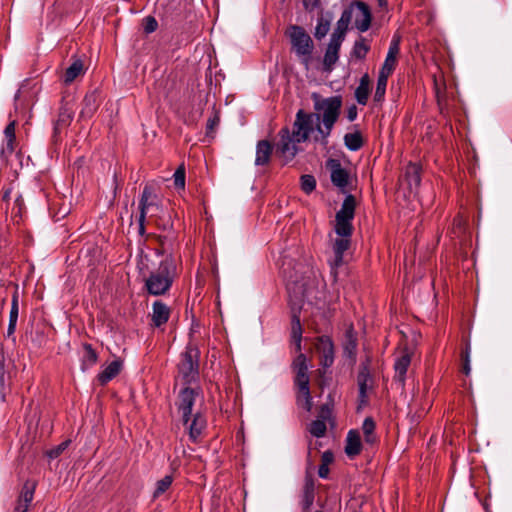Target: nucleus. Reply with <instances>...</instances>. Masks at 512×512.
<instances>
[{
	"mask_svg": "<svg viewBox=\"0 0 512 512\" xmlns=\"http://www.w3.org/2000/svg\"><path fill=\"white\" fill-rule=\"evenodd\" d=\"M314 110L317 113H308L303 109L298 110L295 121L290 130L287 126L278 132L279 140L275 145L276 154L283 159V164L292 161L299 152L298 144L309 139L314 131V118L321 123L316 124V130L322 136L323 143H327L334 125L339 119L343 104L340 95L322 98L318 93L312 94Z\"/></svg>",
	"mask_w": 512,
	"mask_h": 512,
	"instance_id": "obj_1",
	"label": "nucleus"
},
{
	"mask_svg": "<svg viewBox=\"0 0 512 512\" xmlns=\"http://www.w3.org/2000/svg\"><path fill=\"white\" fill-rule=\"evenodd\" d=\"M176 278L177 265L175 258L170 254L145 278L144 287L149 295L163 296L170 291Z\"/></svg>",
	"mask_w": 512,
	"mask_h": 512,
	"instance_id": "obj_2",
	"label": "nucleus"
},
{
	"mask_svg": "<svg viewBox=\"0 0 512 512\" xmlns=\"http://www.w3.org/2000/svg\"><path fill=\"white\" fill-rule=\"evenodd\" d=\"M286 36L289 37L292 51L300 59V62L307 68L312 59L314 43L305 29L298 25H290L286 30Z\"/></svg>",
	"mask_w": 512,
	"mask_h": 512,
	"instance_id": "obj_3",
	"label": "nucleus"
},
{
	"mask_svg": "<svg viewBox=\"0 0 512 512\" xmlns=\"http://www.w3.org/2000/svg\"><path fill=\"white\" fill-rule=\"evenodd\" d=\"M200 351L196 345L189 343L180 356L177 365L178 374L184 385L197 383L199 380Z\"/></svg>",
	"mask_w": 512,
	"mask_h": 512,
	"instance_id": "obj_4",
	"label": "nucleus"
},
{
	"mask_svg": "<svg viewBox=\"0 0 512 512\" xmlns=\"http://www.w3.org/2000/svg\"><path fill=\"white\" fill-rule=\"evenodd\" d=\"M355 208V197L352 194H348L335 216L336 224L334 230L338 236H352V220L354 219Z\"/></svg>",
	"mask_w": 512,
	"mask_h": 512,
	"instance_id": "obj_5",
	"label": "nucleus"
},
{
	"mask_svg": "<svg viewBox=\"0 0 512 512\" xmlns=\"http://www.w3.org/2000/svg\"><path fill=\"white\" fill-rule=\"evenodd\" d=\"M348 13L349 25L354 22V26L360 32H366L372 21V14L369 6L362 1H354L345 8L341 15Z\"/></svg>",
	"mask_w": 512,
	"mask_h": 512,
	"instance_id": "obj_6",
	"label": "nucleus"
},
{
	"mask_svg": "<svg viewBox=\"0 0 512 512\" xmlns=\"http://www.w3.org/2000/svg\"><path fill=\"white\" fill-rule=\"evenodd\" d=\"M201 388L199 386L191 387V385H185L178 395L177 408L181 413V420L183 425H188L190 417L192 416L193 407L195 405L196 398L200 395Z\"/></svg>",
	"mask_w": 512,
	"mask_h": 512,
	"instance_id": "obj_7",
	"label": "nucleus"
},
{
	"mask_svg": "<svg viewBox=\"0 0 512 512\" xmlns=\"http://www.w3.org/2000/svg\"><path fill=\"white\" fill-rule=\"evenodd\" d=\"M371 361V357L366 356L359 367L357 375V384L359 388V408L366 406L368 404V390L372 388V385H369V383L372 384L373 382L372 375L370 372Z\"/></svg>",
	"mask_w": 512,
	"mask_h": 512,
	"instance_id": "obj_8",
	"label": "nucleus"
},
{
	"mask_svg": "<svg viewBox=\"0 0 512 512\" xmlns=\"http://www.w3.org/2000/svg\"><path fill=\"white\" fill-rule=\"evenodd\" d=\"M294 387L296 389V403L305 411L312 410V396L310 392V377L309 374H296L294 377Z\"/></svg>",
	"mask_w": 512,
	"mask_h": 512,
	"instance_id": "obj_9",
	"label": "nucleus"
},
{
	"mask_svg": "<svg viewBox=\"0 0 512 512\" xmlns=\"http://www.w3.org/2000/svg\"><path fill=\"white\" fill-rule=\"evenodd\" d=\"M351 236H338L332 241L333 257L328 260L331 274L334 279L337 278L338 268L344 264V253L350 248Z\"/></svg>",
	"mask_w": 512,
	"mask_h": 512,
	"instance_id": "obj_10",
	"label": "nucleus"
},
{
	"mask_svg": "<svg viewBox=\"0 0 512 512\" xmlns=\"http://www.w3.org/2000/svg\"><path fill=\"white\" fill-rule=\"evenodd\" d=\"M75 102L73 99L63 97L58 109L57 119L54 122V137L70 126L74 117Z\"/></svg>",
	"mask_w": 512,
	"mask_h": 512,
	"instance_id": "obj_11",
	"label": "nucleus"
},
{
	"mask_svg": "<svg viewBox=\"0 0 512 512\" xmlns=\"http://www.w3.org/2000/svg\"><path fill=\"white\" fill-rule=\"evenodd\" d=\"M327 168L330 170L332 184L338 187L342 192H345L350 181L349 172L342 167L340 161L337 159H329L327 161Z\"/></svg>",
	"mask_w": 512,
	"mask_h": 512,
	"instance_id": "obj_12",
	"label": "nucleus"
},
{
	"mask_svg": "<svg viewBox=\"0 0 512 512\" xmlns=\"http://www.w3.org/2000/svg\"><path fill=\"white\" fill-rule=\"evenodd\" d=\"M160 209L159 198L151 185H145L139 200V214L147 216L150 211L157 212Z\"/></svg>",
	"mask_w": 512,
	"mask_h": 512,
	"instance_id": "obj_13",
	"label": "nucleus"
},
{
	"mask_svg": "<svg viewBox=\"0 0 512 512\" xmlns=\"http://www.w3.org/2000/svg\"><path fill=\"white\" fill-rule=\"evenodd\" d=\"M316 350L320 354V365L329 368L334 363V344L329 336L317 338Z\"/></svg>",
	"mask_w": 512,
	"mask_h": 512,
	"instance_id": "obj_14",
	"label": "nucleus"
},
{
	"mask_svg": "<svg viewBox=\"0 0 512 512\" xmlns=\"http://www.w3.org/2000/svg\"><path fill=\"white\" fill-rule=\"evenodd\" d=\"M349 28V15L348 13L341 15L340 19L336 23V28L331 34L330 41L327 46L332 50L340 51L341 45L345 40L346 33Z\"/></svg>",
	"mask_w": 512,
	"mask_h": 512,
	"instance_id": "obj_15",
	"label": "nucleus"
},
{
	"mask_svg": "<svg viewBox=\"0 0 512 512\" xmlns=\"http://www.w3.org/2000/svg\"><path fill=\"white\" fill-rule=\"evenodd\" d=\"M188 431L189 439L197 443L207 427L205 416L201 412H196L190 417L188 425H184Z\"/></svg>",
	"mask_w": 512,
	"mask_h": 512,
	"instance_id": "obj_16",
	"label": "nucleus"
},
{
	"mask_svg": "<svg viewBox=\"0 0 512 512\" xmlns=\"http://www.w3.org/2000/svg\"><path fill=\"white\" fill-rule=\"evenodd\" d=\"M171 315V309L161 300H156L152 304V313L150 314L151 326L160 328L165 325Z\"/></svg>",
	"mask_w": 512,
	"mask_h": 512,
	"instance_id": "obj_17",
	"label": "nucleus"
},
{
	"mask_svg": "<svg viewBox=\"0 0 512 512\" xmlns=\"http://www.w3.org/2000/svg\"><path fill=\"white\" fill-rule=\"evenodd\" d=\"M300 313H301V307H295L293 306L291 308V342L295 345L296 351H301V342H302V324L300 321Z\"/></svg>",
	"mask_w": 512,
	"mask_h": 512,
	"instance_id": "obj_18",
	"label": "nucleus"
},
{
	"mask_svg": "<svg viewBox=\"0 0 512 512\" xmlns=\"http://www.w3.org/2000/svg\"><path fill=\"white\" fill-rule=\"evenodd\" d=\"M411 364V356L404 353L397 357L394 362L395 375L393 381L401 388H405L406 374Z\"/></svg>",
	"mask_w": 512,
	"mask_h": 512,
	"instance_id": "obj_19",
	"label": "nucleus"
},
{
	"mask_svg": "<svg viewBox=\"0 0 512 512\" xmlns=\"http://www.w3.org/2000/svg\"><path fill=\"white\" fill-rule=\"evenodd\" d=\"M315 499V481L311 475H306L301 493L300 505L303 511L310 510Z\"/></svg>",
	"mask_w": 512,
	"mask_h": 512,
	"instance_id": "obj_20",
	"label": "nucleus"
},
{
	"mask_svg": "<svg viewBox=\"0 0 512 512\" xmlns=\"http://www.w3.org/2000/svg\"><path fill=\"white\" fill-rule=\"evenodd\" d=\"M122 367L123 361L115 359L97 375V381L101 386H105L121 372Z\"/></svg>",
	"mask_w": 512,
	"mask_h": 512,
	"instance_id": "obj_21",
	"label": "nucleus"
},
{
	"mask_svg": "<svg viewBox=\"0 0 512 512\" xmlns=\"http://www.w3.org/2000/svg\"><path fill=\"white\" fill-rule=\"evenodd\" d=\"M273 153V145L268 140H260L256 145V166H265L269 164Z\"/></svg>",
	"mask_w": 512,
	"mask_h": 512,
	"instance_id": "obj_22",
	"label": "nucleus"
},
{
	"mask_svg": "<svg viewBox=\"0 0 512 512\" xmlns=\"http://www.w3.org/2000/svg\"><path fill=\"white\" fill-rule=\"evenodd\" d=\"M357 336L354 331L353 326H350L345 333V342L343 345V354L345 357L349 358L352 362L356 360L357 353Z\"/></svg>",
	"mask_w": 512,
	"mask_h": 512,
	"instance_id": "obj_23",
	"label": "nucleus"
},
{
	"mask_svg": "<svg viewBox=\"0 0 512 512\" xmlns=\"http://www.w3.org/2000/svg\"><path fill=\"white\" fill-rule=\"evenodd\" d=\"M362 450L361 437L357 430H350L346 437L345 453L349 458L359 455Z\"/></svg>",
	"mask_w": 512,
	"mask_h": 512,
	"instance_id": "obj_24",
	"label": "nucleus"
},
{
	"mask_svg": "<svg viewBox=\"0 0 512 512\" xmlns=\"http://www.w3.org/2000/svg\"><path fill=\"white\" fill-rule=\"evenodd\" d=\"M99 106L98 93L96 90L89 92L85 95L82 102V109L80 111V117L91 118L96 112Z\"/></svg>",
	"mask_w": 512,
	"mask_h": 512,
	"instance_id": "obj_25",
	"label": "nucleus"
},
{
	"mask_svg": "<svg viewBox=\"0 0 512 512\" xmlns=\"http://www.w3.org/2000/svg\"><path fill=\"white\" fill-rule=\"evenodd\" d=\"M422 167L418 163H409L405 168V179L412 189L417 188L421 183Z\"/></svg>",
	"mask_w": 512,
	"mask_h": 512,
	"instance_id": "obj_26",
	"label": "nucleus"
},
{
	"mask_svg": "<svg viewBox=\"0 0 512 512\" xmlns=\"http://www.w3.org/2000/svg\"><path fill=\"white\" fill-rule=\"evenodd\" d=\"M370 94V79L368 74H364L355 89V99L360 105H366Z\"/></svg>",
	"mask_w": 512,
	"mask_h": 512,
	"instance_id": "obj_27",
	"label": "nucleus"
},
{
	"mask_svg": "<svg viewBox=\"0 0 512 512\" xmlns=\"http://www.w3.org/2000/svg\"><path fill=\"white\" fill-rule=\"evenodd\" d=\"M35 484L26 482L21 490L17 505L15 508H25L27 512L34 498Z\"/></svg>",
	"mask_w": 512,
	"mask_h": 512,
	"instance_id": "obj_28",
	"label": "nucleus"
},
{
	"mask_svg": "<svg viewBox=\"0 0 512 512\" xmlns=\"http://www.w3.org/2000/svg\"><path fill=\"white\" fill-rule=\"evenodd\" d=\"M332 21V15L327 13V15L321 14L317 19V25L315 27L314 36L316 39L321 40L324 38L330 30V25Z\"/></svg>",
	"mask_w": 512,
	"mask_h": 512,
	"instance_id": "obj_29",
	"label": "nucleus"
},
{
	"mask_svg": "<svg viewBox=\"0 0 512 512\" xmlns=\"http://www.w3.org/2000/svg\"><path fill=\"white\" fill-rule=\"evenodd\" d=\"M83 349L85 351L84 356L82 358L81 369L85 371L93 367L98 361V354L95 349L89 343L83 344Z\"/></svg>",
	"mask_w": 512,
	"mask_h": 512,
	"instance_id": "obj_30",
	"label": "nucleus"
},
{
	"mask_svg": "<svg viewBox=\"0 0 512 512\" xmlns=\"http://www.w3.org/2000/svg\"><path fill=\"white\" fill-rule=\"evenodd\" d=\"M344 144L350 151H358L364 145L362 134L359 130L352 133H347L344 136Z\"/></svg>",
	"mask_w": 512,
	"mask_h": 512,
	"instance_id": "obj_31",
	"label": "nucleus"
},
{
	"mask_svg": "<svg viewBox=\"0 0 512 512\" xmlns=\"http://www.w3.org/2000/svg\"><path fill=\"white\" fill-rule=\"evenodd\" d=\"M375 421L372 417H367L364 419L362 424V430L364 434V440L368 444H374L377 441V436L375 434Z\"/></svg>",
	"mask_w": 512,
	"mask_h": 512,
	"instance_id": "obj_32",
	"label": "nucleus"
},
{
	"mask_svg": "<svg viewBox=\"0 0 512 512\" xmlns=\"http://www.w3.org/2000/svg\"><path fill=\"white\" fill-rule=\"evenodd\" d=\"M83 71V63L81 60L74 61L64 73L63 81L66 85L71 84Z\"/></svg>",
	"mask_w": 512,
	"mask_h": 512,
	"instance_id": "obj_33",
	"label": "nucleus"
},
{
	"mask_svg": "<svg viewBox=\"0 0 512 512\" xmlns=\"http://www.w3.org/2000/svg\"><path fill=\"white\" fill-rule=\"evenodd\" d=\"M369 50V43L367 42L366 38L361 36L358 40L355 41L351 51V56L356 59L362 60L366 57Z\"/></svg>",
	"mask_w": 512,
	"mask_h": 512,
	"instance_id": "obj_34",
	"label": "nucleus"
},
{
	"mask_svg": "<svg viewBox=\"0 0 512 512\" xmlns=\"http://www.w3.org/2000/svg\"><path fill=\"white\" fill-rule=\"evenodd\" d=\"M173 481V475H165L163 478L158 480L155 484V489L152 494L153 499H157L165 494L172 486Z\"/></svg>",
	"mask_w": 512,
	"mask_h": 512,
	"instance_id": "obj_35",
	"label": "nucleus"
},
{
	"mask_svg": "<svg viewBox=\"0 0 512 512\" xmlns=\"http://www.w3.org/2000/svg\"><path fill=\"white\" fill-rule=\"evenodd\" d=\"M388 78L389 77L384 76L383 73L378 74L377 85L373 97L375 103H382L384 101Z\"/></svg>",
	"mask_w": 512,
	"mask_h": 512,
	"instance_id": "obj_36",
	"label": "nucleus"
},
{
	"mask_svg": "<svg viewBox=\"0 0 512 512\" xmlns=\"http://www.w3.org/2000/svg\"><path fill=\"white\" fill-rule=\"evenodd\" d=\"M291 368L296 374H306L308 373V365H307V357L303 353H299V355L293 360L291 364Z\"/></svg>",
	"mask_w": 512,
	"mask_h": 512,
	"instance_id": "obj_37",
	"label": "nucleus"
},
{
	"mask_svg": "<svg viewBox=\"0 0 512 512\" xmlns=\"http://www.w3.org/2000/svg\"><path fill=\"white\" fill-rule=\"evenodd\" d=\"M339 59V52L336 50H332L329 46H327L324 58H323V64L325 66V69L330 71L332 70L333 66Z\"/></svg>",
	"mask_w": 512,
	"mask_h": 512,
	"instance_id": "obj_38",
	"label": "nucleus"
},
{
	"mask_svg": "<svg viewBox=\"0 0 512 512\" xmlns=\"http://www.w3.org/2000/svg\"><path fill=\"white\" fill-rule=\"evenodd\" d=\"M327 430L326 423L323 420H313L309 425V432L316 438H321L325 435Z\"/></svg>",
	"mask_w": 512,
	"mask_h": 512,
	"instance_id": "obj_39",
	"label": "nucleus"
},
{
	"mask_svg": "<svg viewBox=\"0 0 512 512\" xmlns=\"http://www.w3.org/2000/svg\"><path fill=\"white\" fill-rule=\"evenodd\" d=\"M300 185L304 193L310 194L316 188V179L313 175H302L300 178Z\"/></svg>",
	"mask_w": 512,
	"mask_h": 512,
	"instance_id": "obj_40",
	"label": "nucleus"
},
{
	"mask_svg": "<svg viewBox=\"0 0 512 512\" xmlns=\"http://www.w3.org/2000/svg\"><path fill=\"white\" fill-rule=\"evenodd\" d=\"M174 186L178 190L185 189V166L181 164L177 167L173 174Z\"/></svg>",
	"mask_w": 512,
	"mask_h": 512,
	"instance_id": "obj_41",
	"label": "nucleus"
},
{
	"mask_svg": "<svg viewBox=\"0 0 512 512\" xmlns=\"http://www.w3.org/2000/svg\"><path fill=\"white\" fill-rule=\"evenodd\" d=\"M470 353L471 347L470 343H466L465 348L461 352V361H462V372L468 376L471 371L470 367Z\"/></svg>",
	"mask_w": 512,
	"mask_h": 512,
	"instance_id": "obj_42",
	"label": "nucleus"
},
{
	"mask_svg": "<svg viewBox=\"0 0 512 512\" xmlns=\"http://www.w3.org/2000/svg\"><path fill=\"white\" fill-rule=\"evenodd\" d=\"M70 445V440H65L61 442L59 445L47 450L45 455L50 459L58 458Z\"/></svg>",
	"mask_w": 512,
	"mask_h": 512,
	"instance_id": "obj_43",
	"label": "nucleus"
},
{
	"mask_svg": "<svg viewBox=\"0 0 512 512\" xmlns=\"http://www.w3.org/2000/svg\"><path fill=\"white\" fill-rule=\"evenodd\" d=\"M18 314H19V294H18V289L16 288L12 295L9 320L17 322Z\"/></svg>",
	"mask_w": 512,
	"mask_h": 512,
	"instance_id": "obj_44",
	"label": "nucleus"
},
{
	"mask_svg": "<svg viewBox=\"0 0 512 512\" xmlns=\"http://www.w3.org/2000/svg\"><path fill=\"white\" fill-rule=\"evenodd\" d=\"M396 64H397L396 58H392L391 56H386L385 61L382 65L379 73H383L384 76L389 77L395 70Z\"/></svg>",
	"mask_w": 512,
	"mask_h": 512,
	"instance_id": "obj_45",
	"label": "nucleus"
},
{
	"mask_svg": "<svg viewBox=\"0 0 512 512\" xmlns=\"http://www.w3.org/2000/svg\"><path fill=\"white\" fill-rule=\"evenodd\" d=\"M333 411V402H326L320 406L318 418L319 420H323L326 422L327 420H330L332 416Z\"/></svg>",
	"mask_w": 512,
	"mask_h": 512,
	"instance_id": "obj_46",
	"label": "nucleus"
},
{
	"mask_svg": "<svg viewBox=\"0 0 512 512\" xmlns=\"http://www.w3.org/2000/svg\"><path fill=\"white\" fill-rule=\"evenodd\" d=\"M158 28L157 20L153 16H147L143 19V29L145 33L150 34Z\"/></svg>",
	"mask_w": 512,
	"mask_h": 512,
	"instance_id": "obj_47",
	"label": "nucleus"
},
{
	"mask_svg": "<svg viewBox=\"0 0 512 512\" xmlns=\"http://www.w3.org/2000/svg\"><path fill=\"white\" fill-rule=\"evenodd\" d=\"M15 143L16 137L5 139V144L2 147V153L12 154L15 151Z\"/></svg>",
	"mask_w": 512,
	"mask_h": 512,
	"instance_id": "obj_48",
	"label": "nucleus"
},
{
	"mask_svg": "<svg viewBox=\"0 0 512 512\" xmlns=\"http://www.w3.org/2000/svg\"><path fill=\"white\" fill-rule=\"evenodd\" d=\"M219 116L215 114L213 117H210L206 124V133L209 134L214 130V128L219 124Z\"/></svg>",
	"mask_w": 512,
	"mask_h": 512,
	"instance_id": "obj_49",
	"label": "nucleus"
},
{
	"mask_svg": "<svg viewBox=\"0 0 512 512\" xmlns=\"http://www.w3.org/2000/svg\"><path fill=\"white\" fill-rule=\"evenodd\" d=\"M399 53V43L397 40H392L389 46V50L386 56H391L392 58L397 59V55Z\"/></svg>",
	"mask_w": 512,
	"mask_h": 512,
	"instance_id": "obj_50",
	"label": "nucleus"
},
{
	"mask_svg": "<svg viewBox=\"0 0 512 512\" xmlns=\"http://www.w3.org/2000/svg\"><path fill=\"white\" fill-rule=\"evenodd\" d=\"M303 6L306 11H314L319 5L320 0H302Z\"/></svg>",
	"mask_w": 512,
	"mask_h": 512,
	"instance_id": "obj_51",
	"label": "nucleus"
},
{
	"mask_svg": "<svg viewBox=\"0 0 512 512\" xmlns=\"http://www.w3.org/2000/svg\"><path fill=\"white\" fill-rule=\"evenodd\" d=\"M5 139L15 138V122H10L4 129Z\"/></svg>",
	"mask_w": 512,
	"mask_h": 512,
	"instance_id": "obj_52",
	"label": "nucleus"
},
{
	"mask_svg": "<svg viewBox=\"0 0 512 512\" xmlns=\"http://www.w3.org/2000/svg\"><path fill=\"white\" fill-rule=\"evenodd\" d=\"M357 115H358V109H357V106L355 104H352L351 106L348 107L347 109V119L352 122L354 121L356 118H357Z\"/></svg>",
	"mask_w": 512,
	"mask_h": 512,
	"instance_id": "obj_53",
	"label": "nucleus"
},
{
	"mask_svg": "<svg viewBox=\"0 0 512 512\" xmlns=\"http://www.w3.org/2000/svg\"><path fill=\"white\" fill-rule=\"evenodd\" d=\"M334 460V455L331 451H325L321 456V464L328 465Z\"/></svg>",
	"mask_w": 512,
	"mask_h": 512,
	"instance_id": "obj_54",
	"label": "nucleus"
},
{
	"mask_svg": "<svg viewBox=\"0 0 512 512\" xmlns=\"http://www.w3.org/2000/svg\"><path fill=\"white\" fill-rule=\"evenodd\" d=\"M329 474V466L325 464H320L318 469V475L320 478H327Z\"/></svg>",
	"mask_w": 512,
	"mask_h": 512,
	"instance_id": "obj_55",
	"label": "nucleus"
},
{
	"mask_svg": "<svg viewBox=\"0 0 512 512\" xmlns=\"http://www.w3.org/2000/svg\"><path fill=\"white\" fill-rule=\"evenodd\" d=\"M145 219H146L145 215H143V218H141V214H139L138 224H139V234L140 235H144V233H145Z\"/></svg>",
	"mask_w": 512,
	"mask_h": 512,
	"instance_id": "obj_56",
	"label": "nucleus"
},
{
	"mask_svg": "<svg viewBox=\"0 0 512 512\" xmlns=\"http://www.w3.org/2000/svg\"><path fill=\"white\" fill-rule=\"evenodd\" d=\"M16 325H17V322L9 320V324H8V328H7V337H10L14 334V332L16 330Z\"/></svg>",
	"mask_w": 512,
	"mask_h": 512,
	"instance_id": "obj_57",
	"label": "nucleus"
},
{
	"mask_svg": "<svg viewBox=\"0 0 512 512\" xmlns=\"http://www.w3.org/2000/svg\"><path fill=\"white\" fill-rule=\"evenodd\" d=\"M380 7H386L388 4L387 0H377Z\"/></svg>",
	"mask_w": 512,
	"mask_h": 512,
	"instance_id": "obj_58",
	"label": "nucleus"
},
{
	"mask_svg": "<svg viewBox=\"0 0 512 512\" xmlns=\"http://www.w3.org/2000/svg\"><path fill=\"white\" fill-rule=\"evenodd\" d=\"M10 190H6L3 195V200L7 201L9 199Z\"/></svg>",
	"mask_w": 512,
	"mask_h": 512,
	"instance_id": "obj_59",
	"label": "nucleus"
},
{
	"mask_svg": "<svg viewBox=\"0 0 512 512\" xmlns=\"http://www.w3.org/2000/svg\"><path fill=\"white\" fill-rule=\"evenodd\" d=\"M13 512H26L25 508H15Z\"/></svg>",
	"mask_w": 512,
	"mask_h": 512,
	"instance_id": "obj_60",
	"label": "nucleus"
},
{
	"mask_svg": "<svg viewBox=\"0 0 512 512\" xmlns=\"http://www.w3.org/2000/svg\"><path fill=\"white\" fill-rule=\"evenodd\" d=\"M16 202L21 203L20 197L16 199Z\"/></svg>",
	"mask_w": 512,
	"mask_h": 512,
	"instance_id": "obj_61",
	"label": "nucleus"
},
{
	"mask_svg": "<svg viewBox=\"0 0 512 512\" xmlns=\"http://www.w3.org/2000/svg\"><path fill=\"white\" fill-rule=\"evenodd\" d=\"M16 202L21 203L20 197L16 199Z\"/></svg>",
	"mask_w": 512,
	"mask_h": 512,
	"instance_id": "obj_62",
	"label": "nucleus"
}]
</instances>
